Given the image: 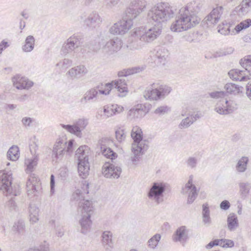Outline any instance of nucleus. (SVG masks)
<instances>
[{
	"instance_id": "603ef678",
	"label": "nucleus",
	"mask_w": 251,
	"mask_h": 251,
	"mask_svg": "<svg viewBox=\"0 0 251 251\" xmlns=\"http://www.w3.org/2000/svg\"><path fill=\"white\" fill-rule=\"evenodd\" d=\"M85 95L87 96V99L91 100L96 98L98 95V91H96V89L91 88L87 91Z\"/></svg>"
},
{
	"instance_id": "c85d7f7f",
	"label": "nucleus",
	"mask_w": 251,
	"mask_h": 251,
	"mask_svg": "<svg viewBox=\"0 0 251 251\" xmlns=\"http://www.w3.org/2000/svg\"><path fill=\"white\" fill-rule=\"evenodd\" d=\"M143 107L144 106L141 104L140 106L138 105L137 107L131 109L128 111L127 116L131 119H138L142 118L146 114V112L143 110Z\"/></svg>"
},
{
	"instance_id": "6ab92c4d",
	"label": "nucleus",
	"mask_w": 251,
	"mask_h": 251,
	"mask_svg": "<svg viewBox=\"0 0 251 251\" xmlns=\"http://www.w3.org/2000/svg\"><path fill=\"white\" fill-rule=\"evenodd\" d=\"M102 173L106 178H118L122 173V169L110 162H105L102 167Z\"/></svg>"
},
{
	"instance_id": "c03bdc74",
	"label": "nucleus",
	"mask_w": 251,
	"mask_h": 251,
	"mask_svg": "<svg viewBox=\"0 0 251 251\" xmlns=\"http://www.w3.org/2000/svg\"><path fill=\"white\" fill-rule=\"evenodd\" d=\"M218 31L222 34L228 35L230 32L229 24L226 22H223L222 25H220L218 26Z\"/></svg>"
},
{
	"instance_id": "f03ea898",
	"label": "nucleus",
	"mask_w": 251,
	"mask_h": 251,
	"mask_svg": "<svg viewBox=\"0 0 251 251\" xmlns=\"http://www.w3.org/2000/svg\"><path fill=\"white\" fill-rule=\"evenodd\" d=\"M202 6L199 0L189 3L180 11L178 19L172 24L171 29L174 32L186 30L198 24L201 19L197 16Z\"/></svg>"
},
{
	"instance_id": "4c0bfd02",
	"label": "nucleus",
	"mask_w": 251,
	"mask_h": 251,
	"mask_svg": "<svg viewBox=\"0 0 251 251\" xmlns=\"http://www.w3.org/2000/svg\"><path fill=\"white\" fill-rule=\"evenodd\" d=\"M7 157L9 160L15 161L19 157V148L17 146H12L10 148L7 153Z\"/></svg>"
},
{
	"instance_id": "c756f323",
	"label": "nucleus",
	"mask_w": 251,
	"mask_h": 251,
	"mask_svg": "<svg viewBox=\"0 0 251 251\" xmlns=\"http://www.w3.org/2000/svg\"><path fill=\"white\" fill-rule=\"evenodd\" d=\"M144 67H134L132 68H128L125 69L122 71H119L118 75L119 77H126L129 75H133L135 73H138L142 72L145 69Z\"/></svg>"
},
{
	"instance_id": "4d7b16f0",
	"label": "nucleus",
	"mask_w": 251,
	"mask_h": 251,
	"mask_svg": "<svg viewBox=\"0 0 251 251\" xmlns=\"http://www.w3.org/2000/svg\"><path fill=\"white\" fill-rule=\"evenodd\" d=\"M233 51L234 49L232 47H229L224 50L217 52V55L219 57L226 56L231 54Z\"/></svg>"
},
{
	"instance_id": "49530a36",
	"label": "nucleus",
	"mask_w": 251,
	"mask_h": 251,
	"mask_svg": "<svg viewBox=\"0 0 251 251\" xmlns=\"http://www.w3.org/2000/svg\"><path fill=\"white\" fill-rule=\"evenodd\" d=\"M87 47L89 48V51L97 52L100 49L101 45L99 41L95 40L88 44Z\"/></svg>"
},
{
	"instance_id": "09e8293b",
	"label": "nucleus",
	"mask_w": 251,
	"mask_h": 251,
	"mask_svg": "<svg viewBox=\"0 0 251 251\" xmlns=\"http://www.w3.org/2000/svg\"><path fill=\"white\" fill-rule=\"evenodd\" d=\"M209 95L211 98L217 99L219 98H224L226 96V93L225 91H214L209 93Z\"/></svg>"
},
{
	"instance_id": "e433bc0d",
	"label": "nucleus",
	"mask_w": 251,
	"mask_h": 251,
	"mask_svg": "<svg viewBox=\"0 0 251 251\" xmlns=\"http://www.w3.org/2000/svg\"><path fill=\"white\" fill-rule=\"evenodd\" d=\"M39 208L34 204H30L29 213L31 222L35 223L38 220Z\"/></svg>"
},
{
	"instance_id": "0e129e2a",
	"label": "nucleus",
	"mask_w": 251,
	"mask_h": 251,
	"mask_svg": "<svg viewBox=\"0 0 251 251\" xmlns=\"http://www.w3.org/2000/svg\"><path fill=\"white\" fill-rule=\"evenodd\" d=\"M246 94L247 97L251 100V81L248 82L246 85Z\"/></svg>"
},
{
	"instance_id": "473e14b6",
	"label": "nucleus",
	"mask_w": 251,
	"mask_h": 251,
	"mask_svg": "<svg viewBox=\"0 0 251 251\" xmlns=\"http://www.w3.org/2000/svg\"><path fill=\"white\" fill-rule=\"evenodd\" d=\"M35 39L32 35H28L25 38V44L22 46V50L25 52L32 51L34 48Z\"/></svg>"
},
{
	"instance_id": "1a4fd4ad",
	"label": "nucleus",
	"mask_w": 251,
	"mask_h": 251,
	"mask_svg": "<svg viewBox=\"0 0 251 251\" xmlns=\"http://www.w3.org/2000/svg\"><path fill=\"white\" fill-rule=\"evenodd\" d=\"M73 140H70L67 142L65 138H59L55 143L52 150V157L56 159H61L63 157L65 152L68 153L72 152L74 146Z\"/></svg>"
},
{
	"instance_id": "9d476101",
	"label": "nucleus",
	"mask_w": 251,
	"mask_h": 251,
	"mask_svg": "<svg viewBox=\"0 0 251 251\" xmlns=\"http://www.w3.org/2000/svg\"><path fill=\"white\" fill-rule=\"evenodd\" d=\"M83 41V35L82 33L74 34L63 44L61 49V54L65 56L71 53L81 46Z\"/></svg>"
},
{
	"instance_id": "72a5a7b5",
	"label": "nucleus",
	"mask_w": 251,
	"mask_h": 251,
	"mask_svg": "<svg viewBox=\"0 0 251 251\" xmlns=\"http://www.w3.org/2000/svg\"><path fill=\"white\" fill-rule=\"evenodd\" d=\"M239 63L240 65L245 69L244 72L248 74L251 78V55L245 56L243 58L240 59Z\"/></svg>"
},
{
	"instance_id": "bb28decb",
	"label": "nucleus",
	"mask_w": 251,
	"mask_h": 251,
	"mask_svg": "<svg viewBox=\"0 0 251 251\" xmlns=\"http://www.w3.org/2000/svg\"><path fill=\"white\" fill-rule=\"evenodd\" d=\"M226 90V96L228 94L236 95L243 93L244 88L242 86L233 83H227L224 86Z\"/></svg>"
},
{
	"instance_id": "680f3d73",
	"label": "nucleus",
	"mask_w": 251,
	"mask_h": 251,
	"mask_svg": "<svg viewBox=\"0 0 251 251\" xmlns=\"http://www.w3.org/2000/svg\"><path fill=\"white\" fill-rule=\"evenodd\" d=\"M220 206L221 209L226 210L229 208L230 204L228 201L224 200L221 202Z\"/></svg>"
},
{
	"instance_id": "c9c22d12",
	"label": "nucleus",
	"mask_w": 251,
	"mask_h": 251,
	"mask_svg": "<svg viewBox=\"0 0 251 251\" xmlns=\"http://www.w3.org/2000/svg\"><path fill=\"white\" fill-rule=\"evenodd\" d=\"M250 7H251V0H243L241 4L235 7V11L238 14H244L248 12Z\"/></svg>"
},
{
	"instance_id": "2eb2a0df",
	"label": "nucleus",
	"mask_w": 251,
	"mask_h": 251,
	"mask_svg": "<svg viewBox=\"0 0 251 251\" xmlns=\"http://www.w3.org/2000/svg\"><path fill=\"white\" fill-rule=\"evenodd\" d=\"M122 47L121 39L116 37L107 42L102 48L103 55L106 57L113 55L118 52Z\"/></svg>"
},
{
	"instance_id": "a19ab883",
	"label": "nucleus",
	"mask_w": 251,
	"mask_h": 251,
	"mask_svg": "<svg viewBox=\"0 0 251 251\" xmlns=\"http://www.w3.org/2000/svg\"><path fill=\"white\" fill-rule=\"evenodd\" d=\"M250 184L248 182H241L239 184L240 192L242 198L245 199L250 192Z\"/></svg>"
},
{
	"instance_id": "de8ad7c7",
	"label": "nucleus",
	"mask_w": 251,
	"mask_h": 251,
	"mask_svg": "<svg viewBox=\"0 0 251 251\" xmlns=\"http://www.w3.org/2000/svg\"><path fill=\"white\" fill-rule=\"evenodd\" d=\"M115 136L119 142H121L124 140L126 137L125 130L122 128H119L115 131Z\"/></svg>"
},
{
	"instance_id": "37998d69",
	"label": "nucleus",
	"mask_w": 251,
	"mask_h": 251,
	"mask_svg": "<svg viewBox=\"0 0 251 251\" xmlns=\"http://www.w3.org/2000/svg\"><path fill=\"white\" fill-rule=\"evenodd\" d=\"M194 122V120L192 116L187 117L186 118L182 120L178 125V127L180 129L188 128L192 125Z\"/></svg>"
},
{
	"instance_id": "9b49d317",
	"label": "nucleus",
	"mask_w": 251,
	"mask_h": 251,
	"mask_svg": "<svg viewBox=\"0 0 251 251\" xmlns=\"http://www.w3.org/2000/svg\"><path fill=\"white\" fill-rule=\"evenodd\" d=\"M146 5L147 1L145 0H134L130 2L129 7L126 10L125 15L128 19L136 23V19L144 11Z\"/></svg>"
},
{
	"instance_id": "e2e57ef3",
	"label": "nucleus",
	"mask_w": 251,
	"mask_h": 251,
	"mask_svg": "<svg viewBox=\"0 0 251 251\" xmlns=\"http://www.w3.org/2000/svg\"><path fill=\"white\" fill-rule=\"evenodd\" d=\"M120 0H105L106 6L108 8H112L116 6Z\"/></svg>"
},
{
	"instance_id": "ddd939ff",
	"label": "nucleus",
	"mask_w": 251,
	"mask_h": 251,
	"mask_svg": "<svg viewBox=\"0 0 251 251\" xmlns=\"http://www.w3.org/2000/svg\"><path fill=\"white\" fill-rule=\"evenodd\" d=\"M134 23V22L128 19L125 15L122 20L115 23L110 28L109 32L113 35L124 34L131 27Z\"/></svg>"
},
{
	"instance_id": "338daca9",
	"label": "nucleus",
	"mask_w": 251,
	"mask_h": 251,
	"mask_svg": "<svg viewBox=\"0 0 251 251\" xmlns=\"http://www.w3.org/2000/svg\"><path fill=\"white\" fill-rule=\"evenodd\" d=\"M56 229V234L58 237H62L64 235V229L62 226H55Z\"/></svg>"
},
{
	"instance_id": "f704fd0d",
	"label": "nucleus",
	"mask_w": 251,
	"mask_h": 251,
	"mask_svg": "<svg viewBox=\"0 0 251 251\" xmlns=\"http://www.w3.org/2000/svg\"><path fill=\"white\" fill-rule=\"evenodd\" d=\"M249 162L248 157L242 156L237 162L235 168L239 173H244L247 169V165Z\"/></svg>"
},
{
	"instance_id": "bf43d9fd",
	"label": "nucleus",
	"mask_w": 251,
	"mask_h": 251,
	"mask_svg": "<svg viewBox=\"0 0 251 251\" xmlns=\"http://www.w3.org/2000/svg\"><path fill=\"white\" fill-rule=\"evenodd\" d=\"M49 247L48 245L45 244L41 245L39 247H35L34 248H30L27 251H48Z\"/></svg>"
},
{
	"instance_id": "58836bf2",
	"label": "nucleus",
	"mask_w": 251,
	"mask_h": 251,
	"mask_svg": "<svg viewBox=\"0 0 251 251\" xmlns=\"http://www.w3.org/2000/svg\"><path fill=\"white\" fill-rule=\"evenodd\" d=\"M202 221L205 225H209L211 223L210 217V211L208 204L204 203L202 205Z\"/></svg>"
},
{
	"instance_id": "cd10ccee",
	"label": "nucleus",
	"mask_w": 251,
	"mask_h": 251,
	"mask_svg": "<svg viewBox=\"0 0 251 251\" xmlns=\"http://www.w3.org/2000/svg\"><path fill=\"white\" fill-rule=\"evenodd\" d=\"M40 184V180L34 174L31 175L26 182L27 192L28 194L31 191H37V187Z\"/></svg>"
},
{
	"instance_id": "8fccbe9b",
	"label": "nucleus",
	"mask_w": 251,
	"mask_h": 251,
	"mask_svg": "<svg viewBox=\"0 0 251 251\" xmlns=\"http://www.w3.org/2000/svg\"><path fill=\"white\" fill-rule=\"evenodd\" d=\"M72 64V61L68 58H65L62 61H60L56 64V66L62 68V69L67 68L71 66Z\"/></svg>"
},
{
	"instance_id": "6e6552de",
	"label": "nucleus",
	"mask_w": 251,
	"mask_h": 251,
	"mask_svg": "<svg viewBox=\"0 0 251 251\" xmlns=\"http://www.w3.org/2000/svg\"><path fill=\"white\" fill-rule=\"evenodd\" d=\"M171 90V88L166 85L153 83L145 91L144 96L147 100H157L164 99Z\"/></svg>"
},
{
	"instance_id": "aec40b11",
	"label": "nucleus",
	"mask_w": 251,
	"mask_h": 251,
	"mask_svg": "<svg viewBox=\"0 0 251 251\" xmlns=\"http://www.w3.org/2000/svg\"><path fill=\"white\" fill-rule=\"evenodd\" d=\"M237 108V105L234 102L226 100L223 102H218L215 108V110L220 114L226 115L232 113Z\"/></svg>"
},
{
	"instance_id": "5fc2aeb1",
	"label": "nucleus",
	"mask_w": 251,
	"mask_h": 251,
	"mask_svg": "<svg viewBox=\"0 0 251 251\" xmlns=\"http://www.w3.org/2000/svg\"><path fill=\"white\" fill-rule=\"evenodd\" d=\"M170 110V108L166 105L161 106L157 108L155 111L154 113L159 115H164L167 113Z\"/></svg>"
},
{
	"instance_id": "b1692460",
	"label": "nucleus",
	"mask_w": 251,
	"mask_h": 251,
	"mask_svg": "<svg viewBox=\"0 0 251 251\" xmlns=\"http://www.w3.org/2000/svg\"><path fill=\"white\" fill-rule=\"evenodd\" d=\"M228 75L233 80L243 81L250 79V76L243 70L232 69L228 72Z\"/></svg>"
},
{
	"instance_id": "4be33fe9",
	"label": "nucleus",
	"mask_w": 251,
	"mask_h": 251,
	"mask_svg": "<svg viewBox=\"0 0 251 251\" xmlns=\"http://www.w3.org/2000/svg\"><path fill=\"white\" fill-rule=\"evenodd\" d=\"M88 73V70L84 65H78L71 68L67 73L72 79H77L85 75Z\"/></svg>"
},
{
	"instance_id": "dca6fc26",
	"label": "nucleus",
	"mask_w": 251,
	"mask_h": 251,
	"mask_svg": "<svg viewBox=\"0 0 251 251\" xmlns=\"http://www.w3.org/2000/svg\"><path fill=\"white\" fill-rule=\"evenodd\" d=\"M223 12V7L222 6H217L213 8L202 21V25L208 27L216 24L220 19Z\"/></svg>"
},
{
	"instance_id": "2f4dec72",
	"label": "nucleus",
	"mask_w": 251,
	"mask_h": 251,
	"mask_svg": "<svg viewBox=\"0 0 251 251\" xmlns=\"http://www.w3.org/2000/svg\"><path fill=\"white\" fill-rule=\"evenodd\" d=\"M101 238L102 244L106 250H108V247H112L113 245L112 233L110 231H103L101 235Z\"/></svg>"
},
{
	"instance_id": "13d9d810",
	"label": "nucleus",
	"mask_w": 251,
	"mask_h": 251,
	"mask_svg": "<svg viewBox=\"0 0 251 251\" xmlns=\"http://www.w3.org/2000/svg\"><path fill=\"white\" fill-rule=\"evenodd\" d=\"M38 158L37 157H34L32 159L28 161V164L27 165V169L32 172L34 166L37 164Z\"/></svg>"
},
{
	"instance_id": "7c9ffc66",
	"label": "nucleus",
	"mask_w": 251,
	"mask_h": 251,
	"mask_svg": "<svg viewBox=\"0 0 251 251\" xmlns=\"http://www.w3.org/2000/svg\"><path fill=\"white\" fill-rule=\"evenodd\" d=\"M227 226L230 231H234L239 226L237 217L234 213H230L227 216Z\"/></svg>"
},
{
	"instance_id": "a211bd4d",
	"label": "nucleus",
	"mask_w": 251,
	"mask_h": 251,
	"mask_svg": "<svg viewBox=\"0 0 251 251\" xmlns=\"http://www.w3.org/2000/svg\"><path fill=\"white\" fill-rule=\"evenodd\" d=\"M110 140L108 138H102L99 141L98 147L100 148L101 154L113 161L117 157V153L108 147Z\"/></svg>"
},
{
	"instance_id": "a18cd8bd",
	"label": "nucleus",
	"mask_w": 251,
	"mask_h": 251,
	"mask_svg": "<svg viewBox=\"0 0 251 251\" xmlns=\"http://www.w3.org/2000/svg\"><path fill=\"white\" fill-rule=\"evenodd\" d=\"M161 238V236L159 234H156L153 235L149 241L148 244L150 248L151 249H155Z\"/></svg>"
},
{
	"instance_id": "69168bd1",
	"label": "nucleus",
	"mask_w": 251,
	"mask_h": 251,
	"mask_svg": "<svg viewBox=\"0 0 251 251\" xmlns=\"http://www.w3.org/2000/svg\"><path fill=\"white\" fill-rule=\"evenodd\" d=\"M9 45L8 42L5 41L4 40H3L0 43V53L1 54L5 49L9 47Z\"/></svg>"
},
{
	"instance_id": "423d86ee",
	"label": "nucleus",
	"mask_w": 251,
	"mask_h": 251,
	"mask_svg": "<svg viewBox=\"0 0 251 251\" xmlns=\"http://www.w3.org/2000/svg\"><path fill=\"white\" fill-rule=\"evenodd\" d=\"M90 148L86 145L81 146L76 151L75 157L77 158V170L80 176L85 178L90 170L88 156Z\"/></svg>"
},
{
	"instance_id": "f8f14e48",
	"label": "nucleus",
	"mask_w": 251,
	"mask_h": 251,
	"mask_svg": "<svg viewBox=\"0 0 251 251\" xmlns=\"http://www.w3.org/2000/svg\"><path fill=\"white\" fill-rule=\"evenodd\" d=\"M88 124V120L82 118L75 121L73 125L61 124L60 125L62 128L68 132L81 138L82 136V131L85 128Z\"/></svg>"
},
{
	"instance_id": "5701e85b",
	"label": "nucleus",
	"mask_w": 251,
	"mask_h": 251,
	"mask_svg": "<svg viewBox=\"0 0 251 251\" xmlns=\"http://www.w3.org/2000/svg\"><path fill=\"white\" fill-rule=\"evenodd\" d=\"M188 239V233L185 226H181L176 230L173 235V240L175 242L185 243Z\"/></svg>"
},
{
	"instance_id": "f257e3e1",
	"label": "nucleus",
	"mask_w": 251,
	"mask_h": 251,
	"mask_svg": "<svg viewBox=\"0 0 251 251\" xmlns=\"http://www.w3.org/2000/svg\"><path fill=\"white\" fill-rule=\"evenodd\" d=\"M174 15V11L168 3H158L148 13V16L156 23L148 29L145 30L143 26L138 27L135 31L136 36L140 41L145 42L153 41L161 34L162 28L161 23L168 21Z\"/></svg>"
},
{
	"instance_id": "0eeeda50",
	"label": "nucleus",
	"mask_w": 251,
	"mask_h": 251,
	"mask_svg": "<svg viewBox=\"0 0 251 251\" xmlns=\"http://www.w3.org/2000/svg\"><path fill=\"white\" fill-rule=\"evenodd\" d=\"M116 88L120 93L119 96L123 97L125 96L127 93V87L126 81L124 78L118 79L110 82L106 83L103 84L100 83L93 89H96L100 94L104 95L109 94L112 89Z\"/></svg>"
},
{
	"instance_id": "39448f33",
	"label": "nucleus",
	"mask_w": 251,
	"mask_h": 251,
	"mask_svg": "<svg viewBox=\"0 0 251 251\" xmlns=\"http://www.w3.org/2000/svg\"><path fill=\"white\" fill-rule=\"evenodd\" d=\"M131 137L133 140L131 150L134 154V156L131 157V160L134 164H136L139 161L141 156L148 150V141L143 139L142 129L138 126L133 127L131 132Z\"/></svg>"
},
{
	"instance_id": "774afa93",
	"label": "nucleus",
	"mask_w": 251,
	"mask_h": 251,
	"mask_svg": "<svg viewBox=\"0 0 251 251\" xmlns=\"http://www.w3.org/2000/svg\"><path fill=\"white\" fill-rule=\"evenodd\" d=\"M32 120L31 118L29 117H25L22 119V123L25 126H29L30 124L32 123Z\"/></svg>"
},
{
	"instance_id": "3c124183",
	"label": "nucleus",
	"mask_w": 251,
	"mask_h": 251,
	"mask_svg": "<svg viewBox=\"0 0 251 251\" xmlns=\"http://www.w3.org/2000/svg\"><path fill=\"white\" fill-rule=\"evenodd\" d=\"M114 110H115V109H114L113 104L106 105L103 107V112L107 117H109L115 114Z\"/></svg>"
},
{
	"instance_id": "a878e982",
	"label": "nucleus",
	"mask_w": 251,
	"mask_h": 251,
	"mask_svg": "<svg viewBox=\"0 0 251 251\" xmlns=\"http://www.w3.org/2000/svg\"><path fill=\"white\" fill-rule=\"evenodd\" d=\"M168 55L169 52L167 49L163 47L160 48L156 53V59L155 60V62L158 65H164Z\"/></svg>"
},
{
	"instance_id": "f3484780",
	"label": "nucleus",
	"mask_w": 251,
	"mask_h": 251,
	"mask_svg": "<svg viewBox=\"0 0 251 251\" xmlns=\"http://www.w3.org/2000/svg\"><path fill=\"white\" fill-rule=\"evenodd\" d=\"M189 193L187 203L191 204L196 200L198 196V191L196 186L193 184V176H189L187 183L185 184L184 187H183L181 190V193L185 194Z\"/></svg>"
},
{
	"instance_id": "393cba45",
	"label": "nucleus",
	"mask_w": 251,
	"mask_h": 251,
	"mask_svg": "<svg viewBox=\"0 0 251 251\" xmlns=\"http://www.w3.org/2000/svg\"><path fill=\"white\" fill-rule=\"evenodd\" d=\"M100 22V18L98 13L93 12L84 21V24L88 27L94 28Z\"/></svg>"
},
{
	"instance_id": "052dcab7",
	"label": "nucleus",
	"mask_w": 251,
	"mask_h": 251,
	"mask_svg": "<svg viewBox=\"0 0 251 251\" xmlns=\"http://www.w3.org/2000/svg\"><path fill=\"white\" fill-rule=\"evenodd\" d=\"M55 177L53 174H51L50 178V193L53 194L55 192Z\"/></svg>"
},
{
	"instance_id": "864d4df0",
	"label": "nucleus",
	"mask_w": 251,
	"mask_h": 251,
	"mask_svg": "<svg viewBox=\"0 0 251 251\" xmlns=\"http://www.w3.org/2000/svg\"><path fill=\"white\" fill-rule=\"evenodd\" d=\"M187 165L191 169L195 168L198 163L197 159L194 157H189L186 161Z\"/></svg>"
},
{
	"instance_id": "ea45409f",
	"label": "nucleus",
	"mask_w": 251,
	"mask_h": 251,
	"mask_svg": "<svg viewBox=\"0 0 251 251\" xmlns=\"http://www.w3.org/2000/svg\"><path fill=\"white\" fill-rule=\"evenodd\" d=\"M251 25V19H247L241 22L234 28L237 33H239L241 30L249 27Z\"/></svg>"
},
{
	"instance_id": "7ed1b4c3",
	"label": "nucleus",
	"mask_w": 251,
	"mask_h": 251,
	"mask_svg": "<svg viewBox=\"0 0 251 251\" xmlns=\"http://www.w3.org/2000/svg\"><path fill=\"white\" fill-rule=\"evenodd\" d=\"M12 174L11 171L5 170H0V192L6 197H10L7 202V205L11 209L16 207L15 197L20 195L19 186L12 185Z\"/></svg>"
},
{
	"instance_id": "412c9836",
	"label": "nucleus",
	"mask_w": 251,
	"mask_h": 251,
	"mask_svg": "<svg viewBox=\"0 0 251 251\" xmlns=\"http://www.w3.org/2000/svg\"><path fill=\"white\" fill-rule=\"evenodd\" d=\"M12 81L15 87L18 89H29L34 84L33 81L28 78L22 76L20 75H16L12 78Z\"/></svg>"
},
{
	"instance_id": "6e6d98bb",
	"label": "nucleus",
	"mask_w": 251,
	"mask_h": 251,
	"mask_svg": "<svg viewBox=\"0 0 251 251\" xmlns=\"http://www.w3.org/2000/svg\"><path fill=\"white\" fill-rule=\"evenodd\" d=\"M234 246V242L230 239L222 238V245L221 247L224 248H231Z\"/></svg>"
},
{
	"instance_id": "4468645a",
	"label": "nucleus",
	"mask_w": 251,
	"mask_h": 251,
	"mask_svg": "<svg viewBox=\"0 0 251 251\" xmlns=\"http://www.w3.org/2000/svg\"><path fill=\"white\" fill-rule=\"evenodd\" d=\"M165 190L166 186L164 183L154 182L148 192V196L149 199L154 200L158 204L163 201V194Z\"/></svg>"
},
{
	"instance_id": "79ce46f5",
	"label": "nucleus",
	"mask_w": 251,
	"mask_h": 251,
	"mask_svg": "<svg viewBox=\"0 0 251 251\" xmlns=\"http://www.w3.org/2000/svg\"><path fill=\"white\" fill-rule=\"evenodd\" d=\"M25 225L22 221H18L14 223L12 230L19 234H23L25 231Z\"/></svg>"
},
{
	"instance_id": "20e7f679",
	"label": "nucleus",
	"mask_w": 251,
	"mask_h": 251,
	"mask_svg": "<svg viewBox=\"0 0 251 251\" xmlns=\"http://www.w3.org/2000/svg\"><path fill=\"white\" fill-rule=\"evenodd\" d=\"M73 197L76 201H79L78 211L81 212L82 214V218L79 220L81 227V232L83 234H86L90 231L92 225L90 218L93 209L92 202L87 200H85L79 189H77L74 193Z\"/></svg>"
}]
</instances>
